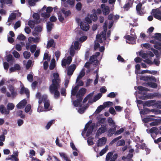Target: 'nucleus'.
<instances>
[{
  "mask_svg": "<svg viewBox=\"0 0 161 161\" xmlns=\"http://www.w3.org/2000/svg\"><path fill=\"white\" fill-rule=\"evenodd\" d=\"M19 93L21 95L25 94L27 97L29 96L30 91L28 89L25 88L24 85H22L19 91Z\"/></svg>",
  "mask_w": 161,
  "mask_h": 161,
  "instance_id": "8",
  "label": "nucleus"
},
{
  "mask_svg": "<svg viewBox=\"0 0 161 161\" xmlns=\"http://www.w3.org/2000/svg\"><path fill=\"white\" fill-rule=\"evenodd\" d=\"M41 16L43 17L44 19H47L49 18L50 16V14L47 12L43 13L41 14Z\"/></svg>",
  "mask_w": 161,
  "mask_h": 161,
  "instance_id": "45",
  "label": "nucleus"
},
{
  "mask_svg": "<svg viewBox=\"0 0 161 161\" xmlns=\"http://www.w3.org/2000/svg\"><path fill=\"white\" fill-rule=\"evenodd\" d=\"M101 8L102 9V11L103 14L106 15L109 14L110 10L108 6H105V4H102L101 6Z\"/></svg>",
  "mask_w": 161,
  "mask_h": 161,
  "instance_id": "9",
  "label": "nucleus"
},
{
  "mask_svg": "<svg viewBox=\"0 0 161 161\" xmlns=\"http://www.w3.org/2000/svg\"><path fill=\"white\" fill-rule=\"evenodd\" d=\"M158 130V129L156 127H153L149 130V132L151 134L154 133L156 132V131H157Z\"/></svg>",
  "mask_w": 161,
  "mask_h": 161,
  "instance_id": "61",
  "label": "nucleus"
},
{
  "mask_svg": "<svg viewBox=\"0 0 161 161\" xmlns=\"http://www.w3.org/2000/svg\"><path fill=\"white\" fill-rule=\"evenodd\" d=\"M40 22V21H38V20H30L28 22V24L31 29H33L34 27L35 24H37Z\"/></svg>",
  "mask_w": 161,
  "mask_h": 161,
  "instance_id": "15",
  "label": "nucleus"
},
{
  "mask_svg": "<svg viewBox=\"0 0 161 161\" xmlns=\"http://www.w3.org/2000/svg\"><path fill=\"white\" fill-rule=\"evenodd\" d=\"M14 105L12 103H8L7 105V110H11L14 108Z\"/></svg>",
  "mask_w": 161,
  "mask_h": 161,
  "instance_id": "30",
  "label": "nucleus"
},
{
  "mask_svg": "<svg viewBox=\"0 0 161 161\" xmlns=\"http://www.w3.org/2000/svg\"><path fill=\"white\" fill-rule=\"evenodd\" d=\"M32 64V61L31 60H29L26 65V68L27 69H28L31 67Z\"/></svg>",
  "mask_w": 161,
  "mask_h": 161,
  "instance_id": "59",
  "label": "nucleus"
},
{
  "mask_svg": "<svg viewBox=\"0 0 161 161\" xmlns=\"http://www.w3.org/2000/svg\"><path fill=\"white\" fill-rule=\"evenodd\" d=\"M93 11H94V13L90 15L91 19L94 21H96L97 19V17L96 14V10L95 9H93Z\"/></svg>",
  "mask_w": 161,
  "mask_h": 161,
  "instance_id": "27",
  "label": "nucleus"
},
{
  "mask_svg": "<svg viewBox=\"0 0 161 161\" xmlns=\"http://www.w3.org/2000/svg\"><path fill=\"white\" fill-rule=\"evenodd\" d=\"M94 128V125H92L89 127L87 131L86 134V136H88L92 133Z\"/></svg>",
  "mask_w": 161,
  "mask_h": 161,
  "instance_id": "26",
  "label": "nucleus"
},
{
  "mask_svg": "<svg viewBox=\"0 0 161 161\" xmlns=\"http://www.w3.org/2000/svg\"><path fill=\"white\" fill-rule=\"evenodd\" d=\"M137 89L140 91L147 92L149 91V90L147 88L141 86H139L137 87Z\"/></svg>",
  "mask_w": 161,
  "mask_h": 161,
  "instance_id": "34",
  "label": "nucleus"
},
{
  "mask_svg": "<svg viewBox=\"0 0 161 161\" xmlns=\"http://www.w3.org/2000/svg\"><path fill=\"white\" fill-rule=\"evenodd\" d=\"M104 108V107H103V105H101L99 106L96 111V112L97 113H99Z\"/></svg>",
  "mask_w": 161,
  "mask_h": 161,
  "instance_id": "48",
  "label": "nucleus"
},
{
  "mask_svg": "<svg viewBox=\"0 0 161 161\" xmlns=\"http://www.w3.org/2000/svg\"><path fill=\"white\" fill-rule=\"evenodd\" d=\"M87 142L89 145H93L94 143L92 141V137L91 136L88 137L87 139Z\"/></svg>",
  "mask_w": 161,
  "mask_h": 161,
  "instance_id": "50",
  "label": "nucleus"
},
{
  "mask_svg": "<svg viewBox=\"0 0 161 161\" xmlns=\"http://www.w3.org/2000/svg\"><path fill=\"white\" fill-rule=\"evenodd\" d=\"M85 73L84 70H81L77 77L76 82H77L80 79L82 78V77L85 75Z\"/></svg>",
  "mask_w": 161,
  "mask_h": 161,
  "instance_id": "24",
  "label": "nucleus"
},
{
  "mask_svg": "<svg viewBox=\"0 0 161 161\" xmlns=\"http://www.w3.org/2000/svg\"><path fill=\"white\" fill-rule=\"evenodd\" d=\"M62 13L64 14L65 17L66 18L71 14V12L70 10H69L66 11L64 8H63L61 10Z\"/></svg>",
  "mask_w": 161,
  "mask_h": 161,
  "instance_id": "28",
  "label": "nucleus"
},
{
  "mask_svg": "<svg viewBox=\"0 0 161 161\" xmlns=\"http://www.w3.org/2000/svg\"><path fill=\"white\" fill-rule=\"evenodd\" d=\"M125 144V142L124 140L122 139L119 141L117 143V146H122Z\"/></svg>",
  "mask_w": 161,
  "mask_h": 161,
  "instance_id": "37",
  "label": "nucleus"
},
{
  "mask_svg": "<svg viewBox=\"0 0 161 161\" xmlns=\"http://www.w3.org/2000/svg\"><path fill=\"white\" fill-rule=\"evenodd\" d=\"M14 56L16 58H19L20 57L19 53L16 51L14 50L12 53Z\"/></svg>",
  "mask_w": 161,
  "mask_h": 161,
  "instance_id": "63",
  "label": "nucleus"
},
{
  "mask_svg": "<svg viewBox=\"0 0 161 161\" xmlns=\"http://www.w3.org/2000/svg\"><path fill=\"white\" fill-rule=\"evenodd\" d=\"M59 155L61 157L66 161H71L70 159L67 156V155L64 153H60Z\"/></svg>",
  "mask_w": 161,
  "mask_h": 161,
  "instance_id": "23",
  "label": "nucleus"
},
{
  "mask_svg": "<svg viewBox=\"0 0 161 161\" xmlns=\"http://www.w3.org/2000/svg\"><path fill=\"white\" fill-rule=\"evenodd\" d=\"M152 38L156 40L158 42H161V33H156L154 36H152Z\"/></svg>",
  "mask_w": 161,
  "mask_h": 161,
  "instance_id": "21",
  "label": "nucleus"
},
{
  "mask_svg": "<svg viewBox=\"0 0 161 161\" xmlns=\"http://www.w3.org/2000/svg\"><path fill=\"white\" fill-rule=\"evenodd\" d=\"M56 46V43L53 39H50L47 42V48L49 49L51 47L55 48Z\"/></svg>",
  "mask_w": 161,
  "mask_h": 161,
  "instance_id": "12",
  "label": "nucleus"
},
{
  "mask_svg": "<svg viewBox=\"0 0 161 161\" xmlns=\"http://www.w3.org/2000/svg\"><path fill=\"white\" fill-rule=\"evenodd\" d=\"M108 150V147L106 146L105 148L103 149L99 153V155L100 156H102L105 153H106Z\"/></svg>",
  "mask_w": 161,
  "mask_h": 161,
  "instance_id": "55",
  "label": "nucleus"
},
{
  "mask_svg": "<svg viewBox=\"0 0 161 161\" xmlns=\"http://www.w3.org/2000/svg\"><path fill=\"white\" fill-rule=\"evenodd\" d=\"M27 80L30 82H32L33 80V76L32 74H30L27 75Z\"/></svg>",
  "mask_w": 161,
  "mask_h": 161,
  "instance_id": "53",
  "label": "nucleus"
},
{
  "mask_svg": "<svg viewBox=\"0 0 161 161\" xmlns=\"http://www.w3.org/2000/svg\"><path fill=\"white\" fill-rule=\"evenodd\" d=\"M44 107L45 109L48 108L50 106V102L49 100H46V99L44 101Z\"/></svg>",
  "mask_w": 161,
  "mask_h": 161,
  "instance_id": "52",
  "label": "nucleus"
},
{
  "mask_svg": "<svg viewBox=\"0 0 161 161\" xmlns=\"http://www.w3.org/2000/svg\"><path fill=\"white\" fill-rule=\"evenodd\" d=\"M161 42H158L155 44L154 45V47L155 48L158 49L159 50H161Z\"/></svg>",
  "mask_w": 161,
  "mask_h": 161,
  "instance_id": "36",
  "label": "nucleus"
},
{
  "mask_svg": "<svg viewBox=\"0 0 161 161\" xmlns=\"http://www.w3.org/2000/svg\"><path fill=\"white\" fill-rule=\"evenodd\" d=\"M155 97H161V94L158 93H154L153 94L150 93L145 96H142L140 98L142 100H144L145 99H148L151 98L152 97L153 98Z\"/></svg>",
  "mask_w": 161,
  "mask_h": 161,
  "instance_id": "5",
  "label": "nucleus"
},
{
  "mask_svg": "<svg viewBox=\"0 0 161 161\" xmlns=\"http://www.w3.org/2000/svg\"><path fill=\"white\" fill-rule=\"evenodd\" d=\"M74 48L75 50L79 49V43L78 41H75L74 43Z\"/></svg>",
  "mask_w": 161,
  "mask_h": 161,
  "instance_id": "62",
  "label": "nucleus"
},
{
  "mask_svg": "<svg viewBox=\"0 0 161 161\" xmlns=\"http://www.w3.org/2000/svg\"><path fill=\"white\" fill-rule=\"evenodd\" d=\"M33 17L36 19V20H37L40 19V16L39 14L37 13H34L33 14Z\"/></svg>",
  "mask_w": 161,
  "mask_h": 161,
  "instance_id": "54",
  "label": "nucleus"
},
{
  "mask_svg": "<svg viewBox=\"0 0 161 161\" xmlns=\"http://www.w3.org/2000/svg\"><path fill=\"white\" fill-rule=\"evenodd\" d=\"M27 104L26 100L23 99L19 102L16 105L17 107L19 109H21L24 108Z\"/></svg>",
  "mask_w": 161,
  "mask_h": 161,
  "instance_id": "13",
  "label": "nucleus"
},
{
  "mask_svg": "<svg viewBox=\"0 0 161 161\" xmlns=\"http://www.w3.org/2000/svg\"><path fill=\"white\" fill-rule=\"evenodd\" d=\"M82 100V98H77V99L73 101V104L74 106L75 107H78L79 106H81V105H80V103L81 102Z\"/></svg>",
  "mask_w": 161,
  "mask_h": 161,
  "instance_id": "19",
  "label": "nucleus"
},
{
  "mask_svg": "<svg viewBox=\"0 0 161 161\" xmlns=\"http://www.w3.org/2000/svg\"><path fill=\"white\" fill-rule=\"evenodd\" d=\"M142 6V4L140 3L138 4L136 7V9L137 13L140 15H142V11H141V9Z\"/></svg>",
  "mask_w": 161,
  "mask_h": 161,
  "instance_id": "20",
  "label": "nucleus"
},
{
  "mask_svg": "<svg viewBox=\"0 0 161 161\" xmlns=\"http://www.w3.org/2000/svg\"><path fill=\"white\" fill-rule=\"evenodd\" d=\"M125 37L126 39L128 41H133L135 39V38L134 37L130 36L129 35L125 36Z\"/></svg>",
  "mask_w": 161,
  "mask_h": 161,
  "instance_id": "40",
  "label": "nucleus"
},
{
  "mask_svg": "<svg viewBox=\"0 0 161 161\" xmlns=\"http://www.w3.org/2000/svg\"><path fill=\"white\" fill-rule=\"evenodd\" d=\"M53 78L52 80V83L49 87V90L51 94L54 95V98L57 99L60 95L58 89L60 87L61 80L58 73H53Z\"/></svg>",
  "mask_w": 161,
  "mask_h": 161,
  "instance_id": "1",
  "label": "nucleus"
},
{
  "mask_svg": "<svg viewBox=\"0 0 161 161\" xmlns=\"http://www.w3.org/2000/svg\"><path fill=\"white\" fill-rule=\"evenodd\" d=\"M108 122L109 126L111 127H115L117 126L115 125V123L113 119L111 117H108L107 119Z\"/></svg>",
  "mask_w": 161,
  "mask_h": 161,
  "instance_id": "22",
  "label": "nucleus"
},
{
  "mask_svg": "<svg viewBox=\"0 0 161 161\" xmlns=\"http://www.w3.org/2000/svg\"><path fill=\"white\" fill-rule=\"evenodd\" d=\"M21 25L20 22L19 21H18L16 22L14 25V28L15 29H16L20 27Z\"/></svg>",
  "mask_w": 161,
  "mask_h": 161,
  "instance_id": "64",
  "label": "nucleus"
},
{
  "mask_svg": "<svg viewBox=\"0 0 161 161\" xmlns=\"http://www.w3.org/2000/svg\"><path fill=\"white\" fill-rule=\"evenodd\" d=\"M0 111L2 114H5L7 115L9 114V111L8 110H7L3 105H2L0 106Z\"/></svg>",
  "mask_w": 161,
  "mask_h": 161,
  "instance_id": "18",
  "label": "nucleus"
},
{
  "mask_svg": "<svg viewBox=\"0 0 161 161\" xmlns=\"http://www.w3.org/2000/svg\"><path fill=\"white\" fill-rule=\"evenodd\" d=\"M131 6V5L130 3L129 2H128L124 5L123 6V8L126 11H128Z\"/></svg>",
  "mask_w": 161,
  "mask_h": 161,
  "instance_id": "41",
  "label": "nucleus"
},
{
  "mask_svg": "<svg viewBox=\"0 0 161 161\" xmlns=\"http://www.w3.org/2000/svg\"><path fill=\"white\" fill-rule=\"evenodd\" d=\"M147 84L151 87L156 88L157 87V84L155 82H147Z\"/></svg>",
  "mask_w": 161,
  "mask_h": 161,
  "instance_id": "31",
  "label": "nucleus"
},
{
  "mask_svg": "<svg viewBox=\"0 0 161 161\" xmlns=\"http://www.w3.org/2000/svg\"><path fill=\"white\" fill-rule=\"evenodd\" d=\"M80 26L83 30L87 31L89 28V25L86 22H82L80 23Z\"/></svg>",
  "mask_w": 161,
  "mask_h": 161,
  "instance_id": "11",
  "label": "nucleus"
},
{
  "mask_svg": "<svg viewBox=\"0 0 161 161\" xmlns=\"http://www.w3.org/2000/svg\"><path fill=\"white\" fill-rule=\"evenodd\" d=\"M118 157L117 153H115L113 155V152H110L107 154L105 159L107 161H115Z\"/></svg>",
  "mask_w": 161,
  "mask_h": 161,
  "instance_id": "3",
  "label": "nucleus"
},
{
  "mask_svg": "<svg viewBox=\"0 0 161 161\" xmlns=\"http://www.w3.org/2000/svg\"><path fill=\"white\" fill-rule=\"evenodd\" d=\"M78 89L79 87H78L77 86H76L72 90L71 94L73 96H76V94L77 93Z\"/></svg>",
  "mask_w": 161,
  "mask_h": 161,
  "instance_id": "29",
  "label": "nucleus"
},
{
  "mask_svg": "<svg viewBox=\"0 0 161 161\" xmlns=\"http://www.w3.org/2000/svg\"><path fill=\"white\" fill-rule=\"evenodd\" d=\"M82 8L81 3L80 2L78 3L76 5V8L78 11L81 10Z\"/></svg>",
  "mask_w": 161,
  "mask_h": 161,
  "instance_id": "60",
  "label": "nucleus"
},
{
  "mask_svg": "<svg viewBox=\"0 0 161 161\" xmlns=\"http://www.w3.org/2000/svg\"><path fill=\"white\" fill-rule=\"evenodd\" d=\"M112 128H110L108 130V136H112L114 133L115 134L117 126L112 127Z\"/></svg>",
  "mask_w": 161,
  "mask_h": 161,
  "instance_id": "17",
  "label": "nucleus"
},
{
  "mask_svg": "<svg viewBox=\"0 0 161 161\" xmlns=\"http://www.w3.org/2000/svg\"><path fill=\"white\" fill-rule=\"evenodd\" d=\"M108 130V127L106 123H103L101 125V127L99 128L96 133V136H98L106 132Z\"/></svg>",
  "mask_w": 161,
  "mask_h": 161,
  "instance_id": "2",
  "label": "nucleus"
},
{
  "mask_svg": "<svg viewBox=\"0 0 161 161\" xmlns=\"http://www.w3.org/2000/svg\"><path fill=\"white\" fill-rule=\"evenodd\" d=\"M140 79L141 80H143L145 81H148L151 80V78L150 76H142L140 77Z\"/></svg>",
  "mask_w": 161,
  "mask_h": 161,
  "instance_id": "49",
  "label": "nucleus"
},
{
  "mask_svg": "<svg viewBox=\"0 0 161 161\" xmlns=\"http://www.w3.org/2000/svg\"><path fill=\"white\" fill-rule=\"evenodd\" d=\"M106 141L107 139L105 137H103L99 139L97 142V146L98 147L102 146L105 144Z\"/></svg>",
  "mask_w": 161,
  "mask_h": 161,
  "instance_id": "10",
  "label": "nucleus"
},
{
  "mask_svg": "<svg viewBox=\"0 0 161 161\" xmlns=\"http://www.w3.org/2000/svg\"><path fill=\"white\" fill-rule=\"evenodd\" d=\"M40 0H29L28 3L29 5L31 6H34L35 5V2H37Z\"/></svg>",
  "mask_w": 161,
  "mask_h": 161,
  "instance_id": "43",
  "label": "nucleus"
},
{
  "mask_svg": "<svg viewBox=\"0 0 161 161\" xmlns=\"http://www.w3.org/2000/svg\"><path fill=\"white\" fill-rule=\"evenodd\" d=\"M139 55L140 56L142 57L143 58L147 59L148 58L149 56L147 53H143L142 51L139 52Z\"/></svg>",
  "mask_w": 161,
  "mask_h": 161,
  "instance_id": "25",
  "label": "nucleus"
},
{
  "mask_svg": "<svg viewBox=\"0 0 161 161\" xmlns=\"http://www.w3.org/2000/svg\"><path fill=\"white\" fill-rule=\"evenodd\" d=\"M55 122L54 120H52L51 121H50L49 122L47 125H46L45 128L47 129L48 130L49 129L50 127L54 123V122Z\"/></svg>",
  "mask_w": 161,
  "mask_h": 161,
  "instance_id": "33",
  "label": "nucleus"
},
{
  "mask_svg": "<svg viewBox=\"0 0 161 161\" xmlns=\"http://www.w3.org/2000/svg\"><path fill=\"white\" fill-rule=\"evenodd\" d=\"M36 48V45H32L30 47V51L31 53H33L35 52Z\"/></svg>",
  "mask_w": 161,
  "mask_h": 161,
  "instance_id": "58",
  "label": "nucleus"
},
{
  "mask_svg": "<svg viewBox=\"0 0 161 161\" xmlns=\"http://www.w3.org/2000/svg\"><path fill=\"white\" fill-rule=\"evenodd\" d=\"M16 115L22 118H24L25 117V115L22 114V111L21 110L18 111L16 113Z\"/></svg>",
  "mask_w": 161,
  "mask_h": 161,
  "instance_id": "42",
  "label": "nucleus"
},
{
  "mask_svg": "<svg viewBox=\"0 0 161 161\" xmlns=\"http://www.w3.org/2000/svg\"><path fill=\"white\" fill-rule=\"evenodd\" d=\"M102 95L101 93H99L96 95L93 99V101L94 102H96L99 99L102 97Z\"/></svg>",
  "mask_w": 161,
  "mask_h": 161,
  "instance_id": "44",
  "label": "nucleus"
},
{
  "mask_svg": "<svg viewBox=\"0 0 161 161\" xmlns=\"http://www.w3.org/2000/svg\"><path fill=\"white\" fill-rule=\"evenodd\" d=\"M16 18V16L15 14H12L9 16L8 19V22L14 20Z\"/></svg>",
  "mask_w": 161,
  "mask_h": 161,
  "instance_id": "35",
  "label": "nucleus"
},
{
  "mask_svg": "<svg viewBox=\"0 0 161 161\" xmlns=\"http://www.w3.org/2000/svg\"><path fill=\"white\" fill-rule=\"evenodd\" d=\"M153 15L157 19L161 21V10L159 8L153 9L152 10Z\"/></svg>",
  "mask_w": 161,
  "mask_h": 161,
  "instance_id": "4",
  "label": "nucleus"
},
{
  "mask_svg": "<svg viewBox=\"0 0 161 161\" xmlns=\"http://www.w3.org/2000/svg\"><path fill=\"white\" fill-rule=\"evenodd\" d=\"M68 4L71 7L74 6L75 5V0H67L64 3V6L65 7H68Z\"/></svg>",
  "mask_w": 161,
  "mask_h": 161,
  "instance_id": "16",
  "label": "nucleus"
},
{
  "mask_svg": "<svg viewBox=\"0 0 161 161\" xmlns=\"http://www.w3.org/2000/svg\"><path fill=\"white\" fill-rule=\"evenodd\" d=\"M96 40L99 42L102 43L103 42V40L102 39L101 35H97L96 36Z\"/></svg>",
  "mask_w": 161,
  "mask_h": 161,
  "instance_id": "51",
  "label": "nucleus"
},
{
  "mask_svg": "<svg viewBox=\"0 0 161 161\" xmlns=\"http://www.w3.org/2000/svg\"><path fill=\"white\" fill-rule=\"evenodd\" d=\"M113 103L112 102L108 101V102H104L103 104V107H104V108L106 107H109L110 106H111Z\"/></svg>",
  "mask_w": 161,
  "mask_h": 161,
  "instance_id": "39",
  "label": "nucleus"
},
{
  "mask_svg": "<svg viewBox=\"0 0 161 161\" xmlns=\"http://www.w3.org/2000/svg\"><path fill=\"white\" fill-rule=\"evenodd\" d=\"M86 89L84 88H80L76 94V98L83 99V97L86 93Z\"/></svg>",
  "mask_w": 161,
  "mask_h": 161,
  "instance_id": "6",
  "label": "nucleus"
},
{
  "mask_svg": "<svg viewBox=\"0 0 161 161\" xmlns=\"http://www.w3.org/2000/svg\"><path fill=\"white\" fill-rule=\"evenodd\" d=\"M141 46L142 47H145L146 48L149 50H151V48L152 47H151L150 45L149 44L147 43L142 44H141Z\"/></svg>",
  "mask_w": 161,
  "mask_h": 161,
  "instance_id": "38",
  "label": "nucleus"
},
{
  "mask_svg": "<svg viewBox=\"0 0 161 161\" xmlns=\"http://www.w3.org/2000/svg\"><path fill=\"white\" fill-rule=\"evenodd\" d=\"M24 58L26 59H29L31 56V53L30 52L25 51L23 53Z\"/></svg>",
  "mask_w": 161,
  "mask_h": 161,
  "instance_id": "32",
  "label": "nucleus"
},
{
  "mask_svg": "<svg viewBox=\"0 0 161 161\" xmlns=\"http://www.w3.org/2000/svg\"><path fill=\"white\" fill-rule=\"evenodd\" d=\"M155 100H150L146 101L143 103V106L144 107H150L153 106L154 105V103H155Z\"/></svg>",
  "mask_w": 161,
  "mask_h": 161,
  "instance_id": "14",
  "label": "nucleus"
},
{
  "mask_svg": "<svg viewBox=\"0 0 161 161\" xmlns=\"http://www.w3.org/2000/svg\"><path fill=\"white\" fill-rule=\"evenodd\" d=\"M8 89L11 94L12 97L14 98L17 95V92L16 90H15L14 86L12 85H9L8 86Z\"/></svg>",
  "mask_w": 161,
  "mask_h": 161,
  "instance_id": "7",
  "label": "nucleus"
},
{
  "mask_svg": "<svg viewBox=\"0 0 161 161\" xmlns=\"http://www.w3.org/2000/svg\"><path fill=\"white\" fill-rule=\"evenodd\" d=\"M124 131V129L123 128H121L119 130H117V131L115 130V135H118L121 134Z\"/></svg>",
  "mask_w": 161,
  "mask_h": 161,
  "instance_id": "56",
  "label": "nucleus"
},
{
  "mask_svg": "<svg viewBox=\"0 0 161 161\" xmlns=\"http://www.w3.org/2000/svg\"><path fill=\"white\" fill-rule=\"evenodd\" d=\"M97 58L93 55L91 56L89 60V62L91 64H92L94 62Z\"/></svg>",
  "mask_w": 161,
  "mask_h": 161,
  "instance_id": "57",
  "label": "nucleus"
},
{
  "mask_svg": "<svg viewBox=\"0 0 161 161\" xmlns=\"http://www.w3.org/2000/svg\"><path fill=\"white\" fill-rule=\"evenodd\" d=\"M53 24L50 22H48L47 23V29L48 31H50L52 29Z\"/></svg>",
  "mask_w": 161,
  "mask_h": 161,
  "instance_id": "46",
  "label": "nucleus"
},
{
  "mask_svg": "<svg viewBox=\"0 0 161 161\" xmlns=\"http://www.w3.org/2000/svg\"><path fill=\"white\" fill-rule=\"evenodd\" d=\"M25 36L22 34L19 35L17 37V39L19 41H24L25 40Z\"/></svg>",
  "mask_w": 161,
  "mask_h": 161,
  "instance_id": "47",
  "label": "nucleus"
}]
</instances>
